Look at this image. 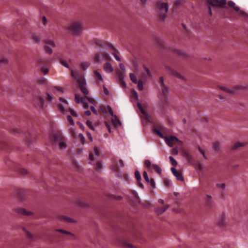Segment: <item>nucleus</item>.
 I'll use <instances>...</instances> for the list:
<instances>
[{
  "mask_svg": "<svg viewBox=\"0 0 248 248\" xmlns=\"http://www.w3.org/2000/svg\"><path fill=\"white\" fill-rule=\"evenodd\" d=\"M83 24L79 21L71 23L68 27L69 32L74 35H80L83 30Z\"/></svg>",
  "mask_w": 248,
  "mask_h": 248,
  "instance_id": "obj_1",
  "label": "nucleus"
},
{
  "mask_svg": "<svg viewBox=\"0 0 248 248\" xmlns=\"http://www.w3.org/2000/svg\"><path fill=\"white\" fill-rule=\"evenodd\" d=\"M155 132L161 138L164 139L166 144L170 147H172V142H176L178 145H182V142L180 141L177 137L174 136H170V137L164 136L161 132L157 129L155 128L154 130Z\"/></svg>",
  "mask_w": 248,
  "mask_h": 248,
  "instance_id": "obj_2",
  "label": "nucleus"
},
{
  "mask_svg": "<svg viewBox=\"0 0 248 248\" xmlns=\"http://www.w3.org/2000/svg\"><path fill=\"white\" fill-rule=\"evenodd\" d=\"M51 140L55 145L58 146L61 149H63L67 147L65 139L57 134H54L52 136Z\"/></svg>",
  "mask_w": 248,
  "mask_h": 248,
  "instance_id": "obj_3",
  "label": "nucleus"
},
{
  "mask_svg": "<svg viewBox=\"0 0 248 248\" xmlns=\"http://www.w3.org/2000/svg\"><path fill=\"white\" fill-rule=\"evenodd\" d=\"M157 7L160 16L164 20L169 9L168 4L164 2H158Z\"/></svg>",
  "mask_w": 248,
  "mask_h": 248,
  "instance_id": "obj_4",
  "label": "nucleus"
},
{
  "mask_svg": "<svg viewBox=\"0 0 248 248\" xmlns=\"http://www.w3.org/2000/svg\"><path fill=\"white\" fill-rule=\"evenodd\" d=\"M217 88L222 91L224 93L229 95H234L236 93V90L243 89L240 86H235L232 88H230L224 86H218Z\"/></svg>",
  "mask_w": 248,
  "mask_h": 248,
  "instance_id": "obj_5",
  "label": "nucleus"
},
{
  "mask_svg": "<svg viewBox=\"0 0 248 248\" xmlns=\"http://www.w3.org/2000/svg\"><path fill=\"white\" fill-rule=\"evenodd\" d=\"M71 73L72 77L75 79H77L78 83L77 85L78 87L86 85L85 79L81 77L80 74L77 72H74L72 69H71Z\"/></svg>",
  "mask_w": 248,
  "mask_h": 248,
  "instance_id": "obj_6",
  "label": "nucleus"
},
{
  "mask_svg": "<svg viewBox=\"0 0 248 248\" xmlns=\"http://www.w3.org/2000/svg\"><path fill=\"white\" fill-rule=\"evenodd\" d=\"M112 162L110 169L114 172L117 171L120 168L124 167V163L122 159H112Z\"/></svg>",
  "mask_w": 248,
  "mask_h": 248,
  "instance_id": "obj_7",
  "label": "nucleus"
},
{
  "mask_svg": "<svg viewBox=\"0 0 248 248\" xmlns=\"http://www.w3.org/2000/svg\"><path fill=\"white\" fill-rule=\"evenodd\" d=\"M33 106L38 108H42L44 105V99L42 96H35L32 100Z\"/></svg>",
  "mask_w": 248,
  "mask_h": 248,
  "instance_id": "obj_8",
  "label": "nucleus"
},
{
  "mask_svg": "<svg viewBox=\"0 0 248 248\" xmlns=\"http://www.w3.org/2000/svg\"><path fill=\"white\" fill-rule=\"evenodd\" d=\"M206 1L212 6H216L219 8H224L227 0H206Z\"/></svg>",
  "mask_w": 248,
  "mask_h": 248,
  "instance_id": "obj_9",
  "label": "nucleus"
},
{
  "mask_svg": "<svg viewBox=\"0 0 248 248\" xmlns=\"http://www.w3.org/2000/svg\"><path fill=\"white\" fill-rule=\"evenodd\" d=\"M170 170L178 181L181 182L184 181V179L182 172L177 171V170L173 167L171 168Z\"/></svg>",
  "mask_w": 248,
  "mask_h": 248,
  "instance_id": "obj_10",
  "label": "nucleus"
},
{
  "mask_svg": "<svg viewBox=\"0 0 248 248\" xmlns=\"http://www.w3.org/2000/svg\"><path fill=\"white\" fill-rule=\"evenodd\" d=\"M55 232L68 235L69 237L68 239L70 240L75 239L76 238V236L73 233L63 229H56L55 230Z\"/></svg>",
  "mask_w": 248,
  "mask_h": 248,
  "instance_id": "obj_11",
  "label": "nucleus"
},
{
  "mask_svg": "<svg viewBox=\"0 0 248 248\" xmlns=\"http://www.w3.org/2000/svg\"><path fill=\"white\" fill-rule=\"evenodd\" d=\"M119 245L123 248H136L134 245L125 240L120 241Z\"/></svg>",
  "mask_w": 248,
  "mask_h": 248,
  "instance_id": "obj_12",
  "label": "nucleus"
},
{
  "mask_svg": "<svg viewBox=\"0 0 248 248\" xmlns=\"http://www.w3.org/2000/svg\"><path fill=\"white\" fill-rule=\"evenodd\" d=\"M23 230L25 233H26L27 238L30 241H34L36 240L35 236L31 232H30V231H28L25 229H24Z\"/></svg>",
  "mask_w": 248,
  "mask_h": 248,
  "instance_id": "obj_13",
  "label": "nucleus"
},
{
  "mask_svg": "<svg viewBox=\"0 0 248 248\" xmlns=\"http://www.w3.org/2000/svg\"><path fill=\"white\" fill-rule=\"evenodd\" d=\"M217 224L220 228H223L226 226V223L224 214H222L220 217L218 219Z\"/></svg>",
  "mask_w": 248,
  "mask_h": 248,
  "instance_id": "obj_14",
  "label": "nucleus"
},
{
  "mask_svg": "<svg viewBox=\"0 0 248 248\" xmlns=\"http://www.w3.org/2000/svg\"><path fill=\"white\" fill-rule=\"evenodd\" d=\"M169 208V205L167 204L165 205L163 208L156 207L155 209V213L159 215L165 212Z\"/></svg>",
  "mask_w": 248,
  "mask_h": 248,
  "instance_id": "obj_15",
  "label": "nucleus"
},
{
  "mask_svg": "<svg viewBox=\"0 0 248 248\" xmlns=\"http://www.w3.org/2000/svg\"><path fill=\"white\" fill-rule=\"evenodd\" d=\"M14 211L16 212L17 213H19V214H21V215H26V216H30V215L31 214V212H29V211H27L24 209L21 208H15L14 209Z\"/></svg>",
  "mask_w": 248,
  "mask_h": 248,
  "instance_id": "obj_16",
  "label": "nucleus"
},
{
  "mask_svg": "<svg viewBox=\"0 0 248 248\" xmlns=\"http://www.w3.org/2000/svg\"><path fill=\"white\" fill-rule=\"evenodd\" d=\"M169 72L171 75L173 76L174 77L178 78L183 80H185L184 77L183 76L181 75L175 70L173 69H170Z\"/></svg>",
  "mask_w": 248,
  "mask_h": 248,
  "instance_id": "obj_17",
  "label": "nucleus"
},
{
  "mask_svg": "<svg viewBox=\"0 0 248 248\" xmlns=\"http://www.w3.org/2000/svg\"><path fill=\"white\" fill-rule=\"evenodd\" d=\"M135 176L136 178L138 181L139 186L142 188H144V185L140 182L141 178L140 172L138 170H136L135 172Z\"/></svg>",
  "mask_w": 248,
  "mask_h": 248,
  "instance_id": "obj_18",
  "label": "nucleus"
},
{
  "mask_svg": "<svg viewBox=\"0 0 248 248\" xmlns=\"http://www.w3.org/2000/svg\"><path fill=\"white\" fill-rule=\"evenodd\" d=\"M111 122L112 123V124L115 126H119L121 125V123L120 121L118 118L117 116L115 115L113 116H112V118L111 119Z\"/></svg>",
  "mask_w": 248,
  "mask_h": 248,
  "instance_id": "obj_19",
  "label": "nucleus"
},
{
  "mask_svg": "<svg viewBox=\"0 0 248 248\" xmlns=\"http://www.w3.org/2000/svg\"><path fill=\"white\" fill-rule=\"evenodd\" d=\"M104 68L105 71L107 73H111L113 71L112 65L109 62H107L104 65Z\"/></svg>",
  "mask_w": 248,
  "mask_h": 248,
  "instance_id": "obj_20",
  "label": "nucleus"
},
{
  "mask_svg": "<svg viewBox=\"0 0 248 248\" xmlns=\"http://www.w3.org/2000/svg\"><path fill=\"white\" fill-rule=\"evenodd\" d=\"M228 5L229 7L233 8L236 12H239L240 11V8L238 6H236L235 3L232 0H229L228 2Z\"/></svg>",
  "mask_w": 248,
  "mask_h": 248,
  "instance_id": "obj_21",
  "label": "nucleus"
},
{
  "mask_svg": "<svg viewBox=\"0 0 248 248\" xmlns=\"http://www.w3.org/2000/svg\"><path fill=\"white\" fill-rule=\"evenodd\" d=\"M183 155L189 164H192V161L193 160V158L187 152H184L183 153Z\"/></svg>",
  "mask_w": 248,
  "mask_h": 248,
  "instance_id": "obj_22",
  "label": "nucleus"
},
{
  "mask_svg": "<svg viewBox=\"0 0 248 248\" xmlns=\"http://www.w3.org/2000/svg\"><path fill=\"white\" fill-rule=\"evenodd\" d=\"M161 87L162 93H163L164 97L167 98L169 94V90L168 87L166 85H164L163 87Z\"/></svg>",
  "mask_w": 248,
  "mask_h": 248,
  "instance_id": "obj_23",
  "label": "nucleus"
},
{
  "mask_svg": "<svg viewBox=\"0 0 248 248\" xmlns=\"http://www.w3.org/2000/svg\"><path fill=\"white\" fill-rule=\"evenodd\" d=\"M245 145V144L244 143H241L240 142H237L235 143L232 147V150H236L240 147H243Z\"/></svg>",
  "mask_w": 248,
  "mask_h": 248,
  "instance_id": "obj_24",
  "label": "nucleus"
},
{
  "mask_svg": "<svg viewBox=\"0 0 248 248\" xmlns=\"http://www.w3.org/2000/svg\"><path fill=\"white\" fill-rule=\"evenodd\" d=\"M213 145L214 149L217 151H220L221 149V144L218 141H215L213 143Z\"/></svg>",
  "mask_w": 248,
  "mask_h": 248,
  "instance_id": "obj_25",
  "label": "nucleus"
},
{
  "mask_svg": "<svg viewBox=\"0 0 248 248\" xmlns=\"http://www.w3.org/2000/svg\"><path fill=\"white\" fill-rule=\"evenodd\" d=\"M204 200L207 205L211 204L213 202V198L211 195L206 194L205 196Z\"/></svg>",
  "mask_w": 248,
  "mask_h": 248,
  "instance_id": "obj_26",
  "label": "nucleus"
},
{
  "mask_svg": "<svg viewBox=\"0 0 248 248\" xmlns=\"http://www.w3.org/2000/svg\"><path fill=\"white\" fill-rule=\"evenodd\" d=\"M44 42L46 43V45L50 46L52 47H55L56 46V45L55 42L51 40L46 39L44 40Z\"/></svg>",
  "mask_w": 248,
  "mask_h": 248,
  "instance_id": "obj_27",
  "label": "nucleus"
},
{
  "mask_svg": "<svg viewBox=\"0 0 248 248\" xmlns=\"http://www.w3.org/2000/svg\"><path fill=\"white\" fill-rule=\"evenodd\" d=\"M59 218L62 221H64L69 223H72L74 222L73 219L65 216H60L59 217Z\"/></svg>",
  "mask_w": 248,
  "mask_h": 248,
  "instance_id": "obj_28",
  "label": "nucleus"
},
{
  "mask_svg": "<svg viewBox=\"0 0 248 248\" xmlns=\"http://www.w3.org/2000/svg\"><path fill=\"white\" fill-rule=\"evenodd\" d=\"M129 77L131 79V80L134 83H137L138 82L137 77L136 75L134 73H130L129 74Z\"/></svg>",
  "mask_w": 248,
  "mask_h": 248,
  "instance_id": "obj_29",
  "label": "nucleus"
},
{
  "mask_svg": "<svg viewBox=\"0 0 248 248\" xmlns=\"http://www.w3.org/2000/svg\"><path fill=\"white\" fill-rule=\"evenodd\" d=\"M84 98L85 97H82L80 99H79V98L78 96V95L76 93L75 94V100L76 102L78 104H79L80 102L84 103Z\"/></svg>",
  "mask_w": 248,
  "mask_h": 248,
  "instance_id": "obj_30",
  "label": "nucleus"
},
{
  "mask_svg": "<svg viewBox=\"0 0 248 248\" xmlns=\"http://www.w3.org/2000/svg\"><path fill=\"white\" fill-rule=\"evenodd\" d=\"M239 12H240V13H239V16H240L246 19L248 18V14L246 12L243 10H240Z\"/></svg>",
  "mask_w": 248,
  "mask_h": 248,
  "instance_id": "obj_31",
  "label": "nucleus"
},
{
  "mask_svg": "<svg viewBox=\"0 0 248 248\" xmlns=\"http://www.w3.org/2000/svg\"><path fill=\"white\" fill-rule=\"evenodd\" d=\"M152 165L150 161L148 159L145 160L144 162V166L145 167L147 168L149 170H150L152 168Z\"/></svg>",
  "mask_w": 248,
  "mask_h": 248,
  "instance_id": "obj_32",
  "label": "nucleus"
},
{
  "mask_svg": "<svg viewBox=\"0 0 248 248\" xmlns=\"http://www.w3.org/2000/svg\"><path fill=\"white\" fill-rule=\"evenodd\" d=\"M137 106H138V107L139 109H140V112L142 114L145 115V116L148 115V114L144 111L143 107H142V105L140 103L138 102L137 103Z\"/></svg>",
  "mask_w": 248,
  "mask_h": 248,
  "instance_id": "obj_33",
  "label": "nucleus"
},
{
  "mask_svg": "<svg viewBox=\"0 0 248 248\" xmlns=\"http://www.w3.org/2000/svg\"><path fill=\"white\" fill-rule=\"evenodd\" d=\"M57 107L59 110L63 114L65 113L67 111L62 104H58Z\"/></svg>",
  "mask_w": 248,
  "mask_h": 248,
  "instance_id": "obj_34",
  "label": "nucleus"
},
{
  "mask_svg": "<svg viewBox=\"0 0 248 248\" xmlns=\"http://www.w3.org/2000/svg\"><path fill=\"white\" fill-rule=\"evenodd\" d=\"M79 88H80L81 92L85 95H87L89 93L88 90L85 87V85L79 87Z\"/></svg>",
  "mask_w": 248,
  "mask_h": 248,
  "instance_id": "obj_35",
  "label": "nucleus"
},
{
  "mask_svg": "<svg viewBox=\"0 0 248 248\" xmlns=\"http://www.w3.org/2000/svg\"><path fill=\"white\" fill-rule=\"evenodd\" d=\"M60 63L65 68H69V66L66 61L62 58H60Z\"/></svg>",
  "mask_w": 248,
  "mask_h": 248,
  "instance_id": "obj_36",
  "label": "nucleus"
},
{
  "mask_svg": "<svg viewBox=\"0 0 248 248\" xmlns=\"http://www.w3.org/2000/svg\"><path fill=\"white\" fill-rule=\"evenodd\" d=\"M152 168H154L158 174L161 173L162 170L158 165L156 164H153Z\"/></svg>",
  "mask_w": 248,
  "mask_h": 248,
  "instance_id": "obj_37",
  "label": "nucleus"
},
{
  "mask_svg": "<svg viewBox=\"0 0 248 248\" xmlns=\"http://www.w3.org/2000/svg\"><path fill=\"white\" fill-rule=\"evenodd\" d=\"M94 74L96 75V79L97 81H103V78L101 76V75L100 73H99L97 71H94Z\"/></svg>",
  "mask_w": 248,
  "mask_h": 248,
  "instance_id": "obj_38",
  "label": "nucleus"
},
{
  "mask_svg": "<svg viewBox=\"0 0 248 248\" xmlns=\"http://www.w3.org/2000/svg\"><path fill=\"white\" fill-rule=\"evenodd\" d=\"M45 49L46 52L49 54H51L53 53L52 49L47 45L45 46Z\"/></svg>",
  "mask_w": 248,
  "mask_h": 248,
  "instance_id": "obj_39",
  "label": "nucleus"
},
{
  "mask_svg": "<svg viewBox=\"0 0 248 248\" xmlns=\"http://www.w3.org/2000/svg\"><path fill=\"white\" fill-rule=\"evenodd\" d=\"M143 178H144V180L146 182V183L147 184H149V183H150V179L148 177V174H147V172L146 171H144L143 172Z\"/></svg>",
  "mask_w": 248,
  "mask_h": 248,
  "instance_id": "obj_40",
  "label": "nucleus"
},
{
  "mask_svg": "<svg viewBox=\"0 0 248 248\" xmlns=\"http://www.w3.org/2000/svg\"><path fill=\"white\" fill-rule=\"evenodd\" d=\"M90 65V63L89 62H84L81 63V67L84 69H87Z\"/></svg>",
  "mask_w": 248,
  "mask_h": 248,
  "instance_id": "obj_41",
  "label": "nucleus"
},
{
  "mask_svg": "<svg viewBox=\"0 0 248 248\" xmlns=\"http://www.w3.org/2000/svg\"><path fill=\"white\" fill-rule=\"evenodd\" d=\"M67 120L68 122V124H70L72 125H74L75 123L74 120L72 119V118L70 115H68L67 116Z\"/></svg>",
  "mask_w": 248,
  "mask_h": 248,
  "instance_id": "obj_42",
  "label": "nucleus"
},
{
  "mask_svg": "<svg viewBox=\"0 0 248 248\" xmlns=\"http://www.w3.org/2000/svg\"><path fill=\"white\" fill-rule=\"evenodd\" d=\"M138 83V88L140 91H143L144 89L143 83L142 80H139Z\"/></svg>",
  "mask_w": 248,
  "mask_h": 248,
  "instance_id": "obj_43",
  "label": "nucleus"
},
{
  "mask_svg": "<svg viewBox=\"0 0 248 248\" xmlns=\"http://www.w3.org/2000/svg\"><path fill=\"white\" fill-rule=\"evenodd\" d=\"M169 159L172 165L176 166L177 165V162L176 160L172 156H170Z\"/></svg>",
  "mask_w": 248,
  "mask_h": 248,
  "instance_id": "obj_44",
  "label": "nucleus"
},
{
  "mask_svg": "<svg viewBox=\"0 0 248 248\" xmlns=\"http://www.w3.org/2000/svg\"><path fill=\"white\" fill-rule=\"evenodd\" d=\"M86 124L92 130H94L95 128L93 125L92 122L91 121H86Z\"/></svg>",
  "mask_w": 248,
  "mask_h": 248,
  "instance_id": "obj_45",
  "label": "nucleus"
},
{
  "mask_svg": "<svg viewBox=\"0 0 248 248\" xmlns=\"http://www.w3.org/2000/svg\"><path fill=\"white\" fill-rule=\"evenodd\" d=\"M150 185V186L152 188H154L155 187V182L154 181V179L153 178H151L150 179V183L149 184Z\"/></svg>",
  "mask_w": 248,
  "mask_h": 248,
  "instance_id": "obj_46",
  "label": "nucleus"
},
{
  "mask_svg": "<svg viewBox=\"0 0 248 248\" xmlns=\"http://www.w3.org/2000/svg\"><path fill=\"white\" fill-rule=\"evenodd\" d=\"M107 110L109 113V114L112 117L114 115H115V114H114L113 113V110L109 106H107Z\"/></svg>",
  "mask_w": 248,
  "mask_h": 248,
  "instance_id": "obj_47",
  "label": "nucleus"
},
{
  "mask_svg": "<svg viewBox=\"0 0 248 248\" xmlns=\"http://www.w3.org/2000/svg\"><path fill=\"white\" fill-rule=\"evenodd\" d=\"M68 111L70 113V114L74 117H78V115L77 114L76 112L75 111V110L71 108H69Z\"/></svg>",
  "mask_w": 248,
  "mask_h": 248,
  "instance_id": "obj_48",
  "label": "nucleus"
},
{
  "mask_svg": "<svg viewBox=\"0 0 248 248\" xmlns=\"http://www.w3.org/2000/svg\"><path fill=\"white\" fill-rule=\"evenodd\" d=\"M8 62V60L6 58H2L0 59V64H6Z\"/></svg>",
  "mask_w": 248,
  "mask_h": 248,
  "instance_id": "obj_49",
  "label": "nucleus"
},
{
  "mask_svg": "<svg viewBox=\"0 0 248 248\" xmlns=\"http://www.w3.org/2000/svg\"><path fill=\"white\" fill-rule=\"evenodd\" d=\"M32 38L36 43H39L40 41V38L35 35H32Z\"/></svg>",
  "mask_w": 248,
  "mask_h": 248,
  "instance_id": "obj_50",
  "label": "nucleus"
},
{
  "mask_svg": "<svg viewBox=\"0 0 248 248\" xmlns=\"http://www.w3.org/2000/svg\"><path fill=\"white\" fill-rule=\"evenodd\" d=\"M199 152L202 155H203V157L205 158V159H207V157L205 155V152H204V151L203 150H202V148H199Z\"/></svg>",
  "mask_w": 248,
  "mask_h": 248,
  "instance_id": "obj_51",
  "label": "nucleus"
},
{
  "mask_svg": "<svg viewBox=\"0 0 248 248\" xmlns=\"http://www.w3.org/2000/svg\"><path fill=\"white\" fill-rule=\"evenodd\" d=\"M96 167H97V169H98V170H99V171L101 170V169L102 168V166L100 162H98L96 163Z\"/></svg>",
  "mask_w": 248,
  "mask_h": 248,
  "instance_id": "obj_52",
  "label": "nucleus"
},
{
  "mask_svg": "<svg viewBox=\"0 0 248 248\" xmlns=\"http://www.w3.org/2000/svg\"><path fill=\"white\" fill-rule=\"evenodd\" d=\"M79 138L80 139L81 143L83 144L84 143V142H85L84 137L83 136V134H79Z\"/></svg>",
  "mask_w": 248,
  "mask_h": 248,
  "instance_id": "obj_53",
  "label": "nucleus"
},
{
  "mask_svg": "<svg viewBox=\"0 0 248 248\" xmlns=\"http://www.w3.org/2000/svg\"><path fill=\"white\" fill-rule=\"evenodd\" d=\"M93 152L95 156H97L99 154V150L97 147L93 148Z\"/></svg>",
  "mask_w": 248,
  "mask_h": 248,
  "instance_id": "obj_54",
  "label": "nucleus"
},
{
  "mask_svg": "<svg viewBox=\"0 0 248 248\" xmlns=\"http://www.w3.org/2000/svg\"><path fill=\"white\" fill-rule=\"evenodd\" d=\"M159 80L161 83V87H163L164 85H165L164 82V78L162 77H160L159 78Z\"/></svg>",
  "mask_w": 248,
  "mask_h": 248,
  "instance_id": "obj_55",
  "label": "nucleus"
},
{
  "mask_svg": "<svg viewBox=\"0 0 248 248\" xmlns=\"http://www.w3.org/2000/svg\"><path fill=\"white\" fill-rule=\"evenodd\" d=\"M103 91H104V93L106 95L109 94V91L105 86H103Z\"/></svg>",
  "mask_w": 248,
  "mask_h": 248,
  "instance_id": "obj_56",
  "label": "nucleus"
},
{
  "mask_svg": "<svg viewBox=\"0 0 248 248\" xmlns=\"http://www.w3.org/2000/svg\"><path fill=\"white\" fill-rule=\"evenodd\" d=\"M95 43L98 46H101L103 45V44L101 42V41L99 40H96L95 41Z\"/></svg>",
  "mask_w": 248,
  "mask_h": 248,
  "instance_id": "obj_57",
  "label": "nucleus"
},
{
  "mask_svg": "<svg viewBox=\"0 0 248 248\" xmlns=\"http://www.w3.org/2000/svg\"><path fill=\"white\" fill-rule=\"evenodd\" d=\"M172 154L175 155H177L178 154V151L176 148H173L172 150Z\"/></svg>",
  "mask_w": 248,
  "mask_h": 248,
  "instance_id": "obj_58",
  "label": "nucleus"
},
{
  "mask_svg": "<svg viewBox=\"0 0 248 248\" xmlns=\"http://www.w3.org/2000/svg\"><path fill=\"white\" fill-rule=\"evenodd\" d=\"M46 98L47 99H48V100H49L50 102L52 101V96L49 94V93H47L46 94Z\"/></svg>",
  "mask_w": 248,
  "mask_h": 248,
  "instance_id": "obj_59",
  "label": "nucleus"
},
{
  "mask_svg": "<svg viewBox=\"0 0 248 248\" xmlns=\"http://www.w3.org/2000/svg\"><path fill=\"white\" fill-rule=\"evenodd\" d=\"M197 167V169L200 170H202L203 169V166L201 163L198 164Z\"/></svg>",
  "mask_w": 248,
  "mask_h": 248,
  "instance_id": "obj_60",
  "label": "nucleus"
},
{
  "mask_svg": "<svg viewBox=\"0 0 248 248\" xmlns=\"http://www.w3.org/2000/svg\"><path fill=\"white\" fill-rule=\"evenodd\" d=\"M113 55L114 56V57H115V59L117 61H121V59L120 58V57L115 53H113Z\"/></svg>",
  "mask_w": 248,
  "mask_h": 248,
  "instance_id": "obj_61",
  "label": "nucleus"
},
{
  "mask_svg": "<svg viewBox=\"0 0 248 248\" xmlns=\"http://www.w3.org/2000/svg\"><path fill=\"white\" fill-rule=\"evenodd\" d=\"M105 126L107 127L108 128V131L109 132H111V130H110V125L108 124L105 122Z\"/></svg>",
  "mask_w": 248,
  "mask_h": 248,
  "instance_id": "obj_62",
  "label": "nucleus"
},
{
  "mask_svg": "<svg viewBox=\"0 0 248 248\" xmlns=\"http://www.w3.org/2000/svg\"><path fill=\"white\" fill-rule=\"evenodd\" d=\"M90 108H91V110L92 111V112L94 114H97L96 110L95 109V108L93 106L91 107Z\"/></svg>",
  "mask_w": 248,
  "mask_h": 248,
  "instance_id": "obj_63",
  "label": "nucleus"
},
{
  "mask_svg": "<svg viewBox=\"0 0 248 248\" xmlns=\"http://www.w3.org/2000/svg\"><path fill=\"white\" fill-rule=\"evenodd\" d=\"M86 99H87L90 102H91L92 104H94V100L91 98H90V97H85Z\"/></svg>",
  "mask_w": 248,
  "mask_h": 248,
  "instance_id": "obj_64",
  "label": "nucleus"
}]
</instances>
